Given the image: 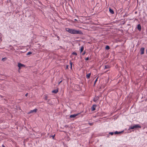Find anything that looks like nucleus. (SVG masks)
<instances>
[{
	"mask_svg": "<svg viewBox=\"0 0 147 147\" xmlns=\"http://www.w3.org/2000/svg\"><path fill=\"white\" fill-rule=\"evenodd\" d=\"M65 30L69 33L73 34H83L82 32L80 30H77L75 29L69 28H66Z\"/></svg>",
	"mask_w": 147,
	"mask_h": 147,
	"instance_id": "1",
	"label": "nucleus"
},
{
	"mask_svg": "<svg viewBox=\"0 0 147 147\" xmlns=\"http://www.w3.org/2000/svg\"><path fill=\"white\" fill-rule=\"evenodd\" d=\"M141 127L139 124H136L133 126H130L128 128V130L132 129L138 128H141Z\"/></svg>",
	"mask_w": 147,
	"mask_h": 147,
	"instance_id": "2",
	"label": "nucleus"
},
{
	"mask_svg": "<svg viewBox=\"0 0 147 147\" xmlns=\"http://www.w3.org/2000/svg\"><path fill=\"white\" fill-rule=\"evenodd\" d=\"M37 110V109H35L33 110H31L29 112H28V114H30L33 113H36Z\"/></svg>",
	"mask_w": 147,
	"mask_h": 147,
	"instance_id": "3",
	"label": "nucleus"
},
{
	"mask_svg": "<svg viewBox=\"0 0 147 147\" xmlns=\"http://www.w3.org/2000/svg\"><path fill=\"white\" fill-rule=\"evenodd\" d=\"M99 97L98 96H96L94 98L93 100V101L95 102H96L99 99Z\"/></svg>",
	"mask_w": 147,
	"mask_h": 147,
	"instance_id": "4",
	"label": "nucleus"
},
{
	"mask_svg": "<svg viewBox=\"0 0 147 147\" xmlns=\"http://www.w3.org/2000/svg\"><path fill=\"white\" fill-rule=\"evenodd\" d=\"M80 113H78L77 114H74L73 115H71L69 117L70 118H74L77 116Z\"/></svg>",
	"mask_w": 147,
	"mask_h": 147,
	"instance_id": "5",
	"label": "nucleus"
},
{
	"mask_svg": "<svg viewBox=\"0 0 147 147\" xmlns=\"http://www.w3.org/2000/svg\"><path fill=\"white\" fill-rule=\"evenodd\" d=\"M144 47L141 48L140 49L141 54L142 55L144 53Z\"/></svg>",
	"mask_w": 147,
	"mask_h": 147,
	"instance_id": "6",
	"label": "nucleus"
},
{
	"mask_svg": "<svg viewBox=\"0 0 147 147\" xmlns=\"http://www.w3.org/2000/svg\"><path fill=\"white\" fill-rule=\"evenodd\" d=\"M18 66L19 67V69H20L22 67H25V65H18ZM18 71L20 72L19 70H18Z\"/></svg>",
	"mask_w": 147,
	"mask_h": 147,
	"instance_id": "7",
	"label": "nucleus"
},
{
	"mask_svg": "<svg viewBox=\"0 0 147 147\" xmlns=\"http://www.w3.org/2000/svg\"><path fill=\"white\" fill-rule=\"evenodd\" d=\"M96 106V105H93L92 107V111H94L95 110V107Z\"/></svg>",
	"mask_w": 147,
	"mask_h": 147,
	"instance_id": "8",
	"label": "nucleus"
},
{
	"mask_svg": "<svg viewBox=\"0 0 147 147\" xmlns=\"http://www.w3.org/2000/svg\"><path fill=\"white\" fill-rule=\"evenodd\" d=\"M137 28L139 30H141V25L140 24H139L138 25Z\"/></svg>",
	"mask_w": 147,
	"mask_h": 147,
	"instance_id": "9",
	"label": "nucleus"
},
{
	"mask_svg": "<svg viewBox=\"0 0 147 147\" xmlns=\"http://www.w3.org/2000/svg\"><path fill=\"white\" fill-rule=\"evenodd\" d=\"M123 132V131H119L118 132L117 131H116L115 132H114V134H120L122 133Z\"/></svg>",
	"mask_w": 147,
	"mask_h": 147,
	"instance_id": "10",
	"label": "nucleus"
},
{
	"mask_svg": "<svg viewBox=\"0 0 147 147\" xmlns=\"http://www.w3.org/2000/svg\"><path fill=\"white\" fill-rule=\"evenodd\" d=\"M58 89H56V90H53L52 91V92L54 93H56L58 92Z\"/></svg>",
	"mask_w": 147,
	"mask_h": 147,
	"instance_id": "11",
	"label": "nucleus"
},
{
	"mask_svg": "<svg viewBox=\"0 0 147 147\" xmlns=\"http://www.w3.org/2000/svg\"><path fill=\"white\" fill-rule=\"evenodd\" d=\"M90 75H91V73H89L88 74H87L86 75V78H87V79H88L90 78Z\"/></svg>",
	"mask_w": 147,
	"mask_h": 147,
	"instance_id": "12",
	"label": "nucleus"
},
{
	"mask_svg": "<svg viewBox=\"0 0 147 147\" xmlns=\"http://www.w3.org/2000/svg\"><path fill=\"white\" fill-rule=\"evenodd\" d=\"M109 11L110 12L111 14H114V12L110 8L109 9Z\"/></svg>",
	"mask_w": 147,
	"mask_h": 147,
	"instance_id": "13",
	"label": "nucleus"
},
{
	"mask_svg": "<svg viewBox=\"0 0 147 147\" xmlns=\"http://www.w3.org/2000/svg\"><path fill=\"white\" fill-rule=\"evenodd\" d=\"M84 47L83 46H82L81 47V48L80 49V53H82L84 50Z\"/></svg>",
	"mask_w": 147,
	"mask_h": 147,
	"instance_id": "14",
	"label": "nucleus"
},
{
	"mask_svg": "<svg viewBox=\"0 0 147 147\" xmlns=\"http://www.w3.org/2000/svg\"><path fill=\"white\" fill-rule=\"evenodd\" d=\"M114 134V132H110L109 133V134L108 135L107 137H109V134H110L111 135H113Z\"/></svg>",
	"mask_w": 147,
	"mask_h": 147,
	"instance_id": "15",
	"label": "nucleus"
},
{
	"mask_svg": "<svg viewBox=\"0 0 147 147\" xmlns=\"http://www.w3.org/2000/svg\"><path fill=\"white\" fill-rule=\"evenodd\" d=\"M110 67L109 65H106L105 66V68L107 69L109 68Z\"/></svg>",
	"mask_w": 147,
	"mask_h": 147,
	"instance_id": "16",
	"label": "nucleus"
},
{
	"mask_svg": "<svg viewBox=\"0 0 147 147\" xmlns=\"http://www.w3.org/2000/svg\"><path fill=\"white\" fill-rule=\"evenodd\" d=\"M110 49V47L109 46H106L105 47V49L106 50H109Z\"/></svg>",
	"mask_w": 147,
	"mask_h": 147,
	"instance_id": "17",
	"label": "nucleus"
},
{
	"mask_svg": "<svg viewBox=\"0 0 147 147\" xmlns=\"http://www.w3.org/2000/svg\"><path fill=\"white\" fill-rule=\"evenodd\" d=\"M72 54L73 55H75L76 56L77 55V53L76 52H73L72 53Z\"/></svg>",
	"mask_w": 147,
	"mask_h": 147,
	"instance_id": "18",
	"label": "nucleus"
},
{
	"mask_svg": "<svg viewBox=\"0 0 147 147\" xmlns=\"http://www.w3.org/2000/svg\"><path fill=\"white\" fill-rule=\"evenodd\" d=\"M32 54V52H29L27 53V55H28L31 54Z\"/></svg>",
	"mask_w": 147,
	"mask_h": 147,
	"instance_id": "19",
	"label": "nucleus"
},
{
	"mask_svg": "<svg viewBox=\"0 0 147 147\" xmlns=\"http://www.w3.org/2000/svg\"><path fill=\"white\" fill-rule=\"evenodd\" d=\"M88 124L92 126V125L94 124V123H89Z\"/></svg>",
	"mask_w": 147,
	"mask_h": 147,
	"instance_id": "20",
	"label": "nucleus"
},
{
	"mask_svg": "<svg viewBox=\"0 0 147 147\" xmlns=\"http://www.w3.org/2000/svg\"><path fill=\"white\" fill-rule=\"evenodd\" d=\"M6 59H7L6 58H3L2 59V61H5L6 60Z\"/></svg>",
	"mask_w": 147,
	"mask_h": 147,
	"instance_id": "21",
	"label": "nucleus"
},
{
	"mask_svg": "<svg viewBox=\"0 0 147 147\" xmlns=\"http://www.w3.org/2000/svg\"><path fill=\"white\" fill-rule=\"evenodd\" d=\"M44 99L45 100H47V96H45L44 98Z\"/></svg>",
	"mask_w": 147,
	"mask_h": 147,
	"instance_id": "22",
	"label": "nucleus"
},
{
	"mask_svg": "<svg viewBox=\"0 0 147 147\" xmlns=\"http://www.w3.org/2000/svg\"><path fill=\"white\" fill-rule=\"evenodd\" d=\"M49 101H50V100H48L47 101V103L48 104H51V102H50Z\"/></svg>",
	"mask_w": 147,
	"mask_h": 147,
	"instance_id": "23",
	"label": "nucleus"
},
{
	"mask_svg": "<svg viewBox=\"0 0 147 147\" xmlns=\"http://www.w3.org/2000/svg\"><path fill=\"white\" fill-rule=\"evenodd\" d=\"M55 134L54 135H53V136H50V137H52V138H53V139H54V138L55 137Z\"/></svg>",
	"mask_w": 147,
	"mask_h": 147,
	"instance_id": "24",
	"label": "nucleus"
},
{
	"mask_svg": "<svg viewBox=\"0 0 147 147\" xmlns=\"http://www.w3.org/2000/svg\"><path fill=\"white\" fill-rule=\"evenodd\" d=\"M97 79H98V78H97L96 80H95V81H94V84H95V83H96V82L97 81Z\"/></svg>",
	"mask_w": 147,
	"mask_h": 147,
	"instance_id": "25",
	"label": "nucleus"
},
{
	"mask_svg": "<svg viewBox=\"0 0 147 147\" xmlns=\"http://www.w3.org/2000/svg\"><path fill=\"white\" fill-rule=\"evenodd\" d=\"M69 65H67L65 69H68V68Z\"/></svg>",
	"mask_w": 147,
	"mask_h": 147,
	"instance_id": "26",
	"label": "nucleus"
},
{
	"mask_svg": "<svg viewBox=\"0 0 147 147\" xmlns=\"http://www.w3.org/2000/svg\"><path fill=\"white\" fill-rule=\"evenodd\" d=\"M89 59V57H87V58H86V59H85V60H88Z\"/></svg>",
	"mask_w": 147,
	"mask_h": 147,
	"instance_id": "27",
	"label": "nucleus"
},
{
	"mask_svg": "<svg viewBox=\"0 0 147 147\" xmlns=\"http://www.w3.org/2000/svg\"><path fill=\"white\" fill-rule=\"evenodd\" d=\"M86 53V52H84L83 53H82V55H84Z\"/></svg>",
	"mask_w": 147,
	"mask_h": 147,
	"instance_id": "28",
	"label": "nucleus"
},
{
	"mask_svg": "<svg viewBox=\"0 0 147 147\" xmlns=\"http://www.w3.org/2000/svg\"><path fill=\"white\" fill-rule=\"evenodd\" d=\"M62 80H61V81L59 83V84H60L62 82Z\"/></svg>",
	"mask_w": 147,
	"mask_h": 147,
	"instance_id": "29",
	"label": "nucleus"
},
{
	"mask_svg": "<svg viewBox=\"0 0 147 147\" xmlns=\"http://www.w3.org/2000/svg\"><path fill=\"white\" fill-rule=\"evenodd\" d=\"M70 65V68L71 69L72 68V65Z\"/></svg>",
	"mask_w": 147,
	"mask_h": 147,
	"instance_id": "30",
	"label": "nucleus"
},
{
	"mask_svg": "<svg viewBox=\"0 0 147 147\" xmlns=\"http://www.w3.org/2000/svg\"><path fill=\"white\" fill-rule=\"evenodd\" d=\"M2 146L3 147H5V146H4L3 144V145H2Z\"/></svg>",
	"mask_w": 147,
	"mask_h": 147,
	"instance_id": "31",
	"label": "nucleus"
},
{
	"mask_svg": "<svg viewBox=\"0 0 147 147\" xmlns=\"http://www.w3.org/2000/svg\"><path fill=\"white\" fill-rule=\"evenodd\" d=\"M28 95V93H26V95H26V96H27V95Z\"/></svg>",
	"mask_w": 147,
	"mask_h": 147,
	"instance_id": "32",
	"label": "nucleus"
},
{
	"mask_svg": "<svg viewBox=\"0 0 147 147\" xmlns=\"http://www.w3.org/2000/svg\"><path fill=\"white\" fill-rule=\"evenodd\" d=\"M57 37L58 38H59V37L58 36H57Z\"/></svg>",
	"mask_w": 147,
	"mask_h": 147,
	"instance_id": "33",
	"label": "nucleus"
},
{
	"mask_svg": "<svg viewBox=\"0 0 147 147\" xmlns=\"http://www.w3.org/2000/svg\"><path fill=\"white\" fill-rule=\"evenodd\" d=\"M18 64L20 65V64H22L21 63H19Z\"/></svg>",
	"mask_w": 147,
	"mask_h": 147,
	"instance_id": "34",
	"label": "nucleus"
},
{
	"mask_svg": "<svg viewBox=\"0 0 147 147\" xmlns=\"http://www.w3.org/2000/svg\"><path fill=\"white\" fill-rule=\"evenodd\" d=\"M70 64H71V65L72 64V63H71V62H70Z\"/></svg>",
	"mask_w": 147,
	"mask_h": 147,
	"instance_id": "35",
	"label": "nucleus"
},
{
	"mask_svg": "<svg viewBox=\"0 0 147 147\" xmlns=\"http://www.w3.org/2000/svg\"><path fill=\"white\" fill-rule=\"evenodd\" d=\"M75 20H77L75 19Z\"/></svg>",
	"mask_w": 147,
	"mask_h": 147,
	"instance_id": "36",
	"label": "nucleus"
},
{
	"mask_svg": "<svg viewBox=\"0 0 147 147\" xmlns=\"http://www.w3.org/2000/svg\"><path fill=\"white\" fill-rule=\"evenodd\" d=\"M146 53H147V50H146Z\"/></svg>",
	"mask_w": 147,
	"mask_h": 147,
	"instance_id": "37",
	"label": "nucleus"
}]
</instances>
